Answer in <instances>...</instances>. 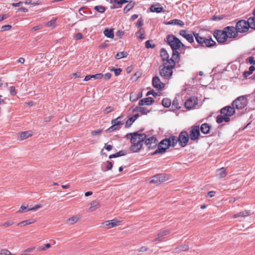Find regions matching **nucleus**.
Returning a JSON list of instances; mask_svg holds the SVG:
<instances>
[{
  "instance_id": "nucleus-64",
  "label": "nucleus",
  "mask_w": 255,
  "mask_h": 255,
  "mask_svg": "<svg viewBox=\"0 0 255 255\" xmlns=\"http://www.w3.org/2000/svg\"><path fill=\"white\" fill-rule=\"evenodd\" d=\"M74 38L76 40L81 39L83 38V35L81 33H77L75 35Z\"/></svg>"
},
{
  "instance_id": "nucleus-36",
  "label": "nucleus",
  "mask_w": 255,
  "mask_h": 255,
  "mask_svg": "<svg viewBox=\"0 0 255 255\" xmlns=\"http://www.w3.org/2000/svg\"><path fill=\"white\" fill-rule=\"evenodd\" d=\"M162 104L165 108H168L171 104V101L168 98H164L162 101Z\"/></svg>"
},
{
  "instance_id": "nucleus-53",
  "label": "nucleus",
  "mask_w": 255,
  "mask_h": 255,
  "mask_svg": "<svg viewBox=\"0 0 255 255\" xmlns=\"http://www.w3.org/2000/svg\"><path fill=\"white\" fill-rule=\"evenodd\" d=\"M114 111V108L113 107H108L105 109L104 112L105 114H107Z\"/></svg>"
},
{
  "instance_id": "nucleus-16",
  "label": "nucleus",
  "mask_w": 255,
  "mask_h": 255,
  "mask_svg": "<svg viewBox=\"0 0 255 255\" xmlns=\"http://www.w3.org/2000/svg\"><path fill=\"white\" fill-rule=\"evenodd\" d=\"M121 221L114 219L111 220H108L103 223V225L107 229H111L116 227L119 225Z\"/></svg>"
},
{
  "instance_id": "nucleus-33",
  "label": "nucleus",
  "mask_w": 255,
  "mask_h": 255,
  "mask_svg": "<svg viewBox=\"0 0 255 255\" xmlns=\"http://www.w3.org/2000/svg\"><path fill=\"white\" fill-rule=\"evenodd\" d=\"M189 249V247L187 245H182L175 249V252L179 253L181 252H185Z\"/></svg>"
},
{
  "instance_id": "nucleus-17",
  "label": "nucleus",
  "mask_w": 255,
  "mask_h": 255,
  "mask_svg": "<svg viewBox=\"0 0 255 255\" xmlns=\"http://www.w3.org/2000/svg\"><path fill=\"white\" fill-rule=\"evenodd\" d=\"M152 85L157 90H161L164 88L165 84L161 82L157 76H155L152 79Z\"/></svg>"
},
{
  "instance_id": "nucleus-11",
  "label": "nucleus",
  "mask_w": 255,
  "mask_h": 255,
  "mask_svg": "<svg viewBox=\"0 0 255 255\" xmlns=\"http://www.w3.org/2000/svg\"><path fill=\"white\" fill-rule=\"evenodd\" d=\"M200 130L199 126H193L191 127L189 135L192 140H196L199 139Z\"/></svg>"
},
{
  "instance_id": "nucleus-42",
  "label": "nucleus",
  "mask_w": 255,
  "mask_h": 255,
  "mask_svg": "<svg viewBox=\"0 0 255 255\" xmlns=\"http://www.w3.org/2000/svg\"><path fill=\"white\" fill-rule=\"evenodd\" d=\"M170 232L168 230H163L162 231H160L157 235V236H159V237H160L161 238L164 236H166L167 235H168V234H169Z\"/></svg>"
},
{
  "instance_id": "nucleus-26",
  "label": "nucleus",
  "mask_w": 255,
  "mask_h": 255,
  "mask_svg": "<svg viewBox=\"0 0 255 255\" xmlns=\"http://www.w3.org/2000/svg\"><path fill=\"white\" fill-rule=\"evenodd\" d=\"M210 126L208 124H203L200 128V130L204 134H207L209 132Z\"/></svg>"
},
{
  "instance_id": "nucleus-5",
  "label": "nucleus",
  "mask_w": 255,
  "mask_h": 255,
  "mask_svg": "<svg viewBox=\"0 0 255 255\" xmlns=\"http://www.w3.org/2000/svg\"><path fill=\"white\" fill-rule=\"evenodd\" d=\"M252 22L250 21V17L248 20H241L238 21L236 24V28L238 32L244 33L246 32L251 27L252 29H255V27L252 26Z\"/></svg>"
},
{
  "instance_id": "nucleus-12",
  "label": "nucleus",
  "mask_w": 255,
  "mask_h": 255,
  "mask_svg": "<svg viewBox=\"0 0 255 255\" xmlns=\"http://www.w3.org/2000/svg\"><path fill=\"white\" fill-rule=\"evenodd\" d=\"M225 32L227 33L228 38H233L237 37L238 31L236 27L227 26L224 28Z\"/></svg>"
},
{
  "instance_id": "nucleus-19",
  "label": "nucleus",
  "mask_w": 255,
  "mask_h": 255,
  "mask_svg": "<svg viewBox=\"0 0 255 255\" xmlns=\"http://www.w3.org/2000/svg\"><path fill=\"white\" fill-rule=\"evenodd\" d=\"M150 10L152 12L156 13H164L165 10L163 7L160 6L159 3H156L155 4H152L150 7Z\"/></svg>"
},
{
  "instance_id": "nucleus-3",
  "label": "nucleus",
  "mask_w": 255,
  "mask_h": 255,
  "mask_svg": "<svg viewBox=\"0 0 255 255\" xmlns=\"http://www.w3.org/2000/svg\"><path fill=\"white\" fill-rule=\"evenodd\" d=\"M175 66L174 60H171L169 64L165 63L159 67L160 75L165 79H169L173 74V69Z\"/></svg>"
},
{
  "instance_id": "nucleus-50",
  "label": "nucleus",
  "mask_w": 255,
  "mask_h": 255,
  "mask_svg": "<svg viewBox=\"0 0 255 255\" xmlns=\"http://www.w3.org/2000/svg\"><path fill=\"white\" fill-rule=\"evenodd\" d=\"M136 34H139V38L140 39H143L144 38V32L141 28Z\"/></svg>"
},
{
  "instance_id": "nucleus-59",
  "label": "nucleus",
  "mask_w": 255,
  "mask_h": 255,
  "mask_svg": "<svg viewBox=\"0 0 255 255\" xmlns=\"http://www.w3.org/2000/svg\"><path fill=\"white\" fill-rule=\"evenodd\" d=\"M107 170H111L113 167V164L111 161H108L106 163Z\"/></svg>"
},
{
  "instance_id": "nucleus-58",
  "label": "nucleus",
  "mask_w": 255,
  "mask_h": 255,
  "mask_svg": "<svg viewBox=\"0 0 255 255\" xmlns=\"http://www.w3.org/2000/svg\"><path fill=\"white\" fill-rule=\"evenodd\" d=\"M149 95H152L154 97H156V96L159 95L158 93L155 92L153 90H150L147 93V96Z\"/></svg>"
},
{
  "instance_id": "nucleus-21",
  "label": "nucleus",
  "mask_w": 255,
  "mask_h": 255,
  "mask_svg": "<svg viewBox=\"0 0 255 255\" xmlns=\"http://www.w3.org/2000/svg\"><path fill=\"white\" fill-rule=\"evenodd\" d=\"M154 100V99L151 97H147L145 98H143L140 100L139 101L138 104L139 106H144V105H147L149 106L152 105Z\"/></svg>"
},
{
  "instance_id": "nucleus-35",
  "label": "nucleus",
  "mask_w": 255,
  "mask_h": 255,
  "mask_svg": "<svg viewBox=\"0 0 255 255\" xmlns=\"http://www.w3.org/2000/svg\"><path fill=\"white\" fill-rule=\"evenodd\" d=\"M100 206L99 202L98 201H94L91 203V206L89 210L91 211H94Z\"/></svg>"
},
{
  "instance_id": "nucleus-61",
  "label": "nucleus",
  "mask_w": 255,
  "mask_h": 255,
  "mask_svg": "<svg viewBox=\"0 0 255 255\" xmlns=\"http://www.w3.org/2000/svg\"><path fill=\"white\" fill-rule=\"evenodd\" d=\"M143 24V21L141 18L138 19L136 22V26L138 27H141Z\"/></svg>"
},
{
  "instance_id": "nucleus-7",
  "label": "nucleus",
  "mask_w": 255,
  "mask_h": 255,
  "mask_svg": "<svg viewBox=\"0 0 255 255\" xmlns=\"http://www.w3.org/2000/svg\"><path fill=\"white\" fill-rule=\"evenodd\" d=\"M214 36L216 38L218 42L220 43H225L228 38L227 33L224 29L222 30H216L214 32Z\"/></svg>"
},
{
  "instance_id": "nucleus-51",
  "label": "nucleus",
  "mask_w": 255,
  "mask_h": 255,
  "mask_svg": "<svg viewBox=\"0 0 255 255\" xmlns=\"http://www.w3.org/2000/svg\"><path fill=\"white\" fill-rule=\"evenodd\" d=\"M84 7H81L79 9V12L81 15H83V13L85 14H92V11L90 10H87V11H83Z\"/></svg>"
},
{
  "instance_id": "nucleus-60",
  "label": "nucleus",
  "mask_w": 255,
  "mask_h": 255,
  "mask_svg": "<svg viewBox=\"0 0 255 255\" xmlns=\"http://www.w3.org/2000/svg\"><path fill=\"white\" fill-rule=\"evenodd\" d=\"M145 47L146 48H154L155 47V45H151L150 44V42L149 40H147L145 42Z\"/></svg>"
},
{
  "instance_id": "nucleus-38",
  "label": "nucleus",
  "mask_w": 255,
  "mask_h": 255,
  "mask_svg": "<svg viewBox=\"0 0 255 255\" xmlns=\"http://www.w3.org/2000/svg\"><path fill=\"white\" fill-rule=\"evenodd\" d=\"M31 136V134L28 131H24L20 133L19 137L21 140H23Z\"/></svg>"
},
{
  "instance_id": "nucleus-62",
  "label": "nucleus",
  "mask_w": 255,
  "mask_h": 255,
  "mask_svg": "<svg viewBox=\"0 0 255 255\" xmlns=\"http://www.w3.org/2000/svg\"><path fill=\"white\" fill-rule=\"evenodd\" d=\"M102 131L101 129L95 130L91 132V134L93 135H100L102 133Z\"/></svg>"
},
{
  "instance_id": "nucleus-41",
  "label": "nucleus",
  "mask_w": 255,
  "mask_h": 255,
  "mask_svg": "<svg viewBox=\"0 0 255 255\" xmlns=\"http://www.w3.org/2000/svg\"><path fill=\"white\" fill-rule=\"evenodd\" d=\"M172 108H175L176 109H179L180 108L179 106L178 101L176 99H174L172 103Z\"/></svg>"
},
{
  "instance_id": "nucleus-34",
  "label": "nucleus",
  "mask_w": 255,
  "mask_h": 255,
  "mask_svg": "<svg viewBox=\"0 0 255 255\" xmlns=\"http://www.w3.org/2000/svg\"><path fill=\"white\" fill-rule=\"evenodd\" d=\"M227 175L225 168H221L217 170V176L219 178H223Z\"/></svg>"
},
{
  "instance_id": "nucleus-44",
  "label": "nucleus",
  "mask_w": 255,
  "mask_h": 255,
  "mask_svg": "<svg viewBox=\"0 0 255 255\" xmlns=\"http://www.w3.org/2000/svg\"><path fill=\"white\" fill-rule=\"evenodd\" d=\"M56 21V18H53L49 22H48L46 24V26L50 27V26H55V23Z\"/></svg>"
},
{
  "instance_id": "nucleus-23",
  "label": "nucleus",
  "mask_w": 255,
  "mask_h": 255,
  "mask_svg": "<svg viewBox=\"0 0 255 255\" xmlns=\"http://www.w3.org/2000/svg\"><path fill=\"white\" fill-rule=\"evenodd\" d=\"M124 117L123 116H119L116 119H113L111 121L112 124H115L117 128H119L120 126L124 125V122L122 120Z\"/></svg>"
},
{
  "instance_id": "nucleus-31",
  "label": "nucleus",
  "mask_w": 255,
  "mask_h": 255,
  "mask_svg": "<svg viewBox=\"0 0 255 255\" xmlns=\"http://www.w3.org/2000/svg\"><path fill=\"white\" fill-rule=\"evenodd\" d=\"M35 222V220L34 219H30L28 220H26L25 221H23L20 223H19L17 225L20 226H25L26 225H28L31 224H33Z\"/></svg>"
},
{
  "instance_id": "nucleus-46",
  "label": "nucleus",
  "mask_w": 255,
  "mask_h": 255,
  "mask_svg": "<svg viewBox=\"0 0 255 255\" xmlns=\"http://www.w3.org/2000/svg\"><path fill=\"white\" fill-rule=\"evenodd\" d=\"M224 121V115H218L216 118V122L218 124H221Z\"/></svg>"
},
{
  "instance_id": "nucleus-52",
  "label": "nucleus",
  "mask_w": 255,
  "mask_h": 255,
  "mask_svg": "<svg viewBox=\"0 0 255 255\" xmlns=\"http://www.w3.org/2000/svg\"><path fill=\"white\" fill-rule=\"evenodd\" d=\"M137 96L135 93H131L129 97V99L131 101H135L138 100V98H136Z\"/></svg>"
},
{
  "instance_id": "nucleus-18",
  "label": "nucleus",
  "mask_w": 255,
  "mask_h": 255,
  "mask_svg": "<svg viewBox=\"0 0 255 255\" xmlns=\"http://www.w3.org/2000/svg\"><path fill=\"white\" fill-rule=\"evenodd\" d=\"M157 139L153 137H150L145 140V143L149 149H153L157 145Z\"/></svg>"
},
{
  "instance_id": "nucleus-22",
  "label": "nucleus",
  "mask_w": 255,
  "mask_h": 255,
  "mask_svg": "<svg viewBox=\"0 0 255 255\" xmlns=\"http://www.w3.org/2000/svg\"><path fill=\"white\" fill-rule=\"evenodd\" d=\"M166 145L164 144H161V141L158 145L157 149L153 152V154H157L158 153H163L166 151V150L169 148V147H166Z\"/></svg>"
},
{
  "instance_id": "nucleus-56",
  "label": "nucleus",
  "mask_w": 255,
  "mask_h": 255,
  "mask_svg": "<svg viewBox=\"0 0 255 255\" xmlns=\"http://www.w3.org/2000/svg\"><path fill=\"white\" fill-rule=\"evenodd\" d=\"M42 206L41 205H36L32 208H28L27 211H36V210L41 208Z\"/></svg>"
},
{
  "instance_id": "nucleus-27",
  "label": "nucleus",
  "mask_w": 255,
  "mask_h": 255,
  "mask_svg": "<svg viewBox=\"0 0 255 255\" xmlns=\"http://www.w3.org/2000/svg\"><path fill=\"white\" fill-rule=\"evenodd\" d=\"M167 24L170 25H177L181 27H183L184 25V23L183 21L177 19L171 20L168 21Z\"/></svg>"
},
{
  "instance_id": "nucleus-20",
  "label": "nucleus",
  "mask_w": 255,
  "mask_h": 255,
  "mask_svg": "<svg viewBox=\"0 0 255 255\" xmlns=\"http://www.w3.org/2000/svg\"><path fill=\"white\" fill-rule=\"evenodd\" d=\"M180 35L185 38L189 43H192L194 42V37L192 34L187 33L185 30H181Z\"/></svg>"
},
{
  "instance_id": "nucleus-10",
  "label": "nucleus",
  "mask_w": 255,
  "mask_h": 255,
  "mask_svg": "<svg viewBox=\"0 0 255 255\" xmlns=\"http://www.w3.org/2000/svg\"><path fill=\"white\" fill-rule=\"evenodd\" d=\"M178 142V138L176 136H171L168 138H165L161 141V144H165L167 147L175 146Z\"/></svg>"
},
{
  "instance_id": "nucleus-48",
  "label": "nucleus",
  "mask_w": 255,
  "mask_h": 255,
  "mask_svg": "<svg viewBox=\"0 0 255 255\" xmlns=\"http://www.w3.org/2000/svg\"><path fill=\"white\" fill-rule=\"evenodd\" d=\"M119 128H117L115 124H112V125L107 129V131L110 132L116 129H119Z\"/></svg>"
},
{
  "instance_id": "nucleus-8",
  "label": "nucleus",
  "mask_w": 255,
  "mask_h": 255,
  "mask_svg": "<svg viewBox=\"0 0 255 255\" xmlns=\"http://www.w3.org/2000/svg\"><path fill=\"white\" fill-rule=\"evenodd\" d=\"M189 135L187 131H182L179 134L178 142L180 146L184 147L187 145L189 140Z\"/></svg>"
},
{
  "instance_id": "nucleus-55",
  "label": "nucleus",
  "mask_w": 255,
  "mask_h": 255,
  "mask_svg": "<svg viewBox=\"0 0 255 255\" xmlns=\"http://www.w3.org/2000/svg\"><path fill=\"white\" fill-rule=\"evenodd\" d=\"M28 208H27V207L26 206H24L23 205H22L20 207V209L19 210L17 211V212H19V213H24V212H26L27 211V209Z\"/></svg>"
},
{
  "instance_id": "nucleus-4",
  "label": "nucleus",
  "mask_w": 255,
  "mask_h": 255,
  "mask_svg": "<svg viewBox=\"0 0 255 255\" xmlns=\"http://www.w3.org/2000/svg\"><path fill=\"white\" fill-rule=\"evenodd\" d=\"M194 36L198 45L197 47H211L216 44V42L211 38L201 36L199 33H194Z\"/></svg>"
},
{
  "instance_id": "nucleus-25",
  "label": "nucleus",
  "mask_w": 255,
  "mask_h": 255,
  "mask_svg": "<svg viewBox=\"0 0 255 255\" xmlns=\"http://www.w3.org/2000/svg\"><path fill=\"white\" fill-rule=\"evenodd\" d=\"M128 0H114L115 4L111 6L112 9L118 8L121 7V5L123 3L128 2Z\"/></svg>"
},
{
  "instance_id": "nucleus-28",
  "label": "nucleus",
  "mask_w": 255,
  "mask_h": 255,
  "mask_svg": "<svg viewBox=\"0 0 255 255\" xmlns=\"http://www.w3.org/2000/svg\"><path fill=\"white\" fill-rule=\"evenodd\" d=\"M133 112H138L142 113V114L147 115L149 112V111L145 107H136L133 110Z\"/></svg>"
},
{
  "instance_id": "nucleus-40",
  "label": "nucleus",
  "mask_w": 255,
  "mask_h": 255,
  "mask_svg": "<svg viewBox=\"0 0 255 255\" xmlns=\"http://www.w3.org/2000/svg\"><path fill=\"white\" fill-rule=\"evenodd\" d=\"M125 154L123 152V151H120L118 152H117L115 154H112L111 155H110L109 156V158L110 159H111V158H116V157H120L121 156H123V155H124Z\"/></svg>"
},
{
  "instance_id": "nucleus-2",
  "label": "nucleus",
  "mask_w": 255,
  "mask_h": 255,
  "mask_svg": "<svg viewBox=\"0 0 255 255\" xmlns=\"http://www.w3.org/2000/svg\"><path fill=\"white\" fill-rule=\"evenodd\" d=\"M166 41L172 50V57L177 60L179 57V53L178 50L181 45L184 46V44L178 38L172 34L167 35Z\"/></svg>"
},
{
  "instance_id": "nucleus-37",
  "label": "nucleus",
  "mask_w": 255,
  "mask_h": 255,
  "mask_svg": "<svg viewBox=\"0 0 255 255\" xmlns=\"http://www.w3.org/2000/svg\"><path fill=\"white\" fill-rule=\"evenodd\" d=\"M94 9L99 13H103L106 11V7L103 5H96L94 7Z\"/></svg>"
},
{
  "instance_id": "nucleus-39",
  "label": "nucleus",
  "mask_w": 255,
  "mask_h": 255,
  "mask_svg": "<svg viewBox=\"0 0 255 255\" xmlns=\"http://www.w3.org/2000/svg\"><path fill=\"white\" fill-rule=\"evenodd\" d=\"M128 55V54L126 52L123 51V52H120L118 53L116 56L115 58L116 59H120L122 58L126 57Z\"/></svg>"
},
{
  "instance_id": "nucleus-9",
  "label": "nucleus",
  "mask_w": 255,
  "mask_h": 255,
  "mask_svg": "<svg viewBox=\"0 0 255 255\" xmlns=\"http://www.w3.org/2000/svg\"><path fill=\"white\" fill-rule=\"evenodd\" d=\"M168 179V177L165 174H158L151 178L150 183L160 184Z\"/></svg>"
},
{
  "instance_id": "nucleus-54",
  "label": "nucleus",
  "mask_w": 255,
  "mask_h": 255,
  "mask_svg": "<svg viewBox=\"0 0 255 255\" xmlns=\"http://www.w3.org/2000/svg\"><path fill=\"white\" fill-rule=\"evenodd\" d=\"M12 26L11 25H5L4 26H2L1 28V30L2 31H6V30H9L11 28Z\"/></svg>"
},
{
  "instance_id": "nucleus-13",
  "label": "nucleus",
  "mask_w": 255,
  "mask_h": 255,
  "mask_svg": "<svg viewBox=\"0 0 255 255\" xmlns=\"http://www.w3.org/2000/svg\"><path fill=\"white\" fill-rule=\"evenodd\" d=\"M220 113L224 116L231 117L235 114V109L233 106H228L221 109Z\"/></svg>"
},
{
  "instance_id": "nucleus-43",
  "label": "nucleus",
  "mask_w": 255,
  "mask_h": 255,
  "mask_svg": "<svg viewBox=\"0 0 255 255\" xmlns=\"http://www.w3.org/2000/svg\"><path fill=\"white\" fill-rule=\"evenodd\" d=\"M135 121V120L132 119V117H130L128 120H127L126 124V127L129 128L132 124V123Z\"/></svg>"
},
{
  "instance_id": "nucleus-63",
  "label": "nucleus",
  "mask_w": 255,
  "mask_h": 255,
  "mask_svg": "<svg viewBox=\"0 0 255 255\" xmlns=\"http://www.w3.org/2000/svg\"><path fill=\"white\" fill-rule=\"evenodd\" d=\"M248 62L252 65H255V60L254 57L251 56L248 58Z\"/></svg>"
},
{
  "instance_id": "nucleus-1",
  "label": "nucleus",
  "mask_w": 255,
  "mask_h": 255,
  "mask_svg": "<svg viewBox=\"0 0 255 255\" xmlns=\"http://www.w3.org/2000/svg\"><path fill=\"white\" fill-rule=\"evenodd\" d=\"M131 136L130 146V150L133 152L139 151L142 146V143L144 140H145L146 135L144 133H138L135 132L132 133H129Z\"/></svg>"
},
{
  "instance_id": "nucleus-15",
  "label": "nucleus",
  "mask_w": 255,
  "mask_h": 255,
  "mask_svg": "<svg viewBox=\"0 0 255 255\" xmlns=\"http://www.w3.org/2000/svg\"><path fill=\"white\" fill-rule=\"evenodd\" d=\"M160 55L162 59V64H164L165 63H168L169 64V62H170L171 60H175L172 57L169 58V54L164 48H161L160 51Z\"/></svg>"
},
{
  "instance_id": "nucleus-47",
  "label": "nucleus",
  "mask_w": 255,
  "mask_h": 255,
  "mask_svg": "<svg viewBox=\"0 0 255 255\" xmlns=\"http://www.w3.org/2000/svg\"><path fill=\"white\" fill-rule=\"evenodd\" d=\"M104 77V75L102 73H98L95 75H92V78L95 79H101Z\"/></svg>"
},
{
  "instance_id": "nucleus-30",
  "label": "nucleus",
  "mask_w": 255,
  "mask_h": 255,
  "mask_svg": "<svg viewBox=\"0 0 255 255\" xmlns=\"http://www.w3.org/2000/svg\"><path fill=\"white\" fill-rule=\"evenodd\" d=\"M80 220V217L78 216H73L70 218H69L66 221V223L69 225H73L77 222Z\"/></svg>"
},
{
  "instance_id": "nucleus-14",
  "label": "nucleus",
  "mask_w": 255,
  "mask_h": 255,
  "mask_svg": "<svg viewBox=\"0 0 255 255\" xmlns=\"http://www.w3.org/2000/svg\"><path fill=\"white\" fill-rule=\"evenodd\" d=\"M198 104V99L195 97H192L187 99L185 102V107L188 110L194 108Z\"/></svg>"
},
{
  "instance_id": "nucleus-29",
  "label": "nucleus",
  "mask_w": 255,
  "mask_h": 255,
  "mask_svg": "<svg viewBox=\"0 0 255 255\" xmlns=\"http://www.w3.org/2000/svg\"><path fill=\"white\" fill-rule=\"evenodd\" d=\"M104 34L108 38H113L114 37V30L113 29H105L104 31Z\"/></svg>"
},
{
  "instance_id": "nucleus-24",
  "label": "nucleus",
  "mask_w": 255,
  "mask_h": 255,
  "mask_svg": "<svg viewBox=\"0 0 255 255\" xmlns=\"http://www.w3.org/2000/svg\"><path fill=\"white\" fill-rule=\"evenodd\" d=\"M250 215H251V212L250 211L245 210L234 214L233 216V218H237L238 217H246L250 216Z\"/></svg>"
},
{
  "instance_id": "nucleus-6",
  "label": "nucleus",
  "mask_w": 255,
  "mask_h": 255,
  "mask_svg": "<svg viewBox=\"0 0 255 255\" xmlns=\"http://www.w3.org/2000/svg\"><path fill=\"white\" fill-rule=\"evenodd\" d=\"M248 102L246 96H242L235 100L232 104L234 109L242 110L247 106Z\"/></svg>"
},
{
  "instance_id": "nucleus-49",
  "label": "nucleus",
  "mask_w": 255,
  "mask_h": 255,
  "mask_svg": "<svg viewBox=\"0 0 255 255\" xmlns=\"http://www.w3.org/2000/svg\"><path fill=\"white\" fill-rule=\"evenodd\" d=\"M253 16L250 17V21L252 22V26L255 27V8L253 12Z\"/></svg>"
},
{
  "instance_id": "nucleus-45",
  "label": "nucleus",
  "mask_w": 255,
  "mask_h": 255,
  "mask_svg": "<svg viewBox=\"0 0 255 255\" xmlns=\"http://www.w3.org/2000/svg\"><path fill=\"white\" fill-rule=\"evenodd\" d=\"M111 71H114L115 76H118L121 74V73L122 72V69L121 68H112L111 69Z\"/></svg>"
},
{
  "instance_id": "nucleus-32",
  "label": "nucleus",
  "mask_w": 255,
  "mask_h": 255,
  "mask_svg": "<svg viewBox=\"0 0 255 255\" xmlns=\"http://www.w3.org/2000/svg\"><path fill=\"white\" fill-rule=\"evenodd\" d=\"M135 2L132 0H130L129 3L128 4L124 9V13H127L130 9H131L134 6Z\"/></svg>"
},
{
  "instance_id": "nucleus-57",
  "label": "nucleus",
  "mask_w": 255,
  "mask_h": 255,
  "mask_svg": "<svg viewBox=\"0 0 255 255\" xmlns=\"http://www.w3.org/2000/svg\"><path fill=\"white\" fill-rule=\"evenodd\" d=\"M9 91L11 95H15L16 94L15 87L13 86L10 87L9 88Z\"/></svg>"
}]
</instances>
